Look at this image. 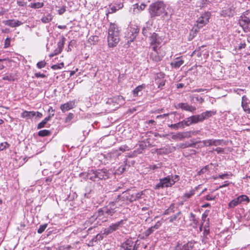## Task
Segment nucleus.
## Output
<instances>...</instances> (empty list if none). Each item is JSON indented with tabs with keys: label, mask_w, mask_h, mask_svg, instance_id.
<instances>
[{
	"label": "nucleus",
	"mask_w": 250,
	"mask_h": 250,
	"mask_svg": "<svg viewBox=\"0 0 250 250\" xmlns=\"http://www.w3.org/2000/svg\"><path fill=\"white\" fill-rule=\"evenodd\" d=\"M148 10L150 18L152 20H154L157 17L164 18L165 16H167L166 5L162 1H158L151 3L149 5Z\"/></svg>",
	"instance_id": "nucleus-1"
},
{
	"label": "nucleus",
	"mask_w": 250,
	"mask_h": 250,
	"mask_svg": "<svg viewBox=\"0 0 250 250\" xmlns=\"http://www.w3.org/2000/svg\"><path fill=\"white\" fill-rule=\"evenodd\" d=\"M108 33V46L110 47L116 46L120 40V30L118 26L114 23H110Z\"/></svg>",
	"instance_id": "nucleus-2"
},
{
	"label": "nucleus",
	"mask_w": 250,
	"mask_h": 250,
	"mask_svg": "<svg viewBox=\"0 0 250 250\" xmlns=\"http://www.w3.org/2000/svg\"><path fill=\"white\" fill-rule=\"evenodd\" d=\"M178 180V175H168L160 179V182L155 186V189H159L172 187Z\"/></svg>",
	"instance_id": "nucleus-3"
},
{
	"label": "nucleus",
	"mask_w": 250,
	"mask_h": 250,
	"mask_svg": "<svg viewBox=\"0 0 250 250\" xmlns=\"http://www.w3.org/2000/svg\"><path fill=\"white\" fill-rule=\"evenodd\" d=\"M239 24L245 33L250 31V11H246L240 16Z\"/></svg>",
	"instance_id": "nucleus-4"
},
{
	"label": "nucleus",
	"mask_w": 250,
	"mask_h": 250,
	"mask_svg": "<svg viewBox=\"0 0 250 250\" xmlns=\"http://www.w3.org/2000/svg\"><path fill=\"white\" fill-rule=\"evenodd\" d=\"M118 210L116 209L114 205L110 202L106 207L98 210L97 215V219H103L102 216H112Z\"/></svg>",
	"instance_id": "nucleus-5"
},
{
	"label": "nucleus",
	"mask_w": 250,
	"mask_h": 250,
	"mask_svg": "<svg viewBox=\"0 0 250 250\" xmlns=\"http://www.w3.org/2000/svg\"><path fill=\"white\" fill-rule=\"evenodd\" d=\"M211 14L209 12H206L202 14L198 18L197 22V27L198 28L203 27L209 22Z\"/></svg>",
	"instance_id": "nucleus-6"
},
{
	"label": "nucleus",
	"mask_w": 250,
	"mask_h": 250,
	"mask_svg": "<svg viewBox=\"0 0 250 250\" xmlns=\"http://www.w3.org/2000/svg\"><path fill=\"white\" fill-rule=\"evenodd\" d=\"M126 220L123 219L115 223L112 224L109 227L104 230V234L108 235L112 232L121 228L126 222Z\"/></svg>",
	"instance_id": "nucleus-7"
},
{
	"label": "nucleus",
	"mask_w": 250,
	"mask_h": 250,
	"mask_svg": "<svg viewBox=\"0 0 250 250\" xmlns=\"http://www.w3.org/2000/svg\"><path fill=\"white\" fill-rule=\"evenodd\" d=\"M150 44L153 45L152 49L156 50L158 49L159 45L162 42V38L156 33H153L149 38Z\"/></svg>",
	"instance_id": "nucleus-8"
},
{
	"label": "nucleus",
	"mask_w": 250,
	"mask_h": 250,
	"mask_svg": "<svg viewBox=\"0 0 250 250\" xmlns=\"http://www.w3.org/2000/svg\"><path fill=\"white\" fill-rule=\"evenodd\" d=\"M165 74L162 72L157 73L155 76V82L158 85V88L162 89L165 85L166 80L165 78Z\"/></svg>",
	"instance_id": "nucleus-9"
},
{
	"label": "nucleus",
	"mask_w": 250,
	"mask_h": 250,
	"mask_svg": "<svg viewBox=\"0 0 250 250\" xmlns=\"http://www.w3.org/2000/svg\"><path fill=\"white\" fill-rule=\"evenodd\" d=\"M195 243L194 241H190L186 244L178 242L175 247V250H192Z\"/></svg>",
	"instance_id": "nucleus-10"
},
{
	"label": "nucleus",
	"mask_w": 250,
	"mask_h": 250,
	"mask_svg": "<svg viewBox=\"0 0 250 250\" xmlns=\"http://www.w3.org/2000/svg\"><path fill=\"white\" fill-rule=\"evenodd\" d=\"M65 40L66 39L64 36H62L60 37L59 41L57 43L58 47L55 50H54L52 54L50 55V57L57 55L61 53L62 50V48H63Z\"/></svg>",
	"instance_id": "nucleus-11"
},
{
	"label": "nucleus",
	"mask_w": 250,
	"mask_h": 250,
	"mask_svg": "<svg viewBox=\"0 0 250 250\" xmlns=\"http://www.w3.org/2000/svg\"><path fill=\"white\" fill-rule=\"evenodd\" d=\"M182 218V213L181 211H178L175 214L170 216L169 218V222L173 223L175 225H178L180 220Z\"/></svg>",
	"instance_id": "nucleus-12"
},
{
	"label": "nucleus",
	"mask_w": 250,
	"mask_h": 250,
	"mask_svg": "<svg viewBox=\"0 0 250 250\" xmlns=\"http://www.w3.org/2000/svg\"><path fill=\"white\" fill-rule=\"evenodd\" d=\"M153 23V20H150L146 23L145 26L142 29V33L145 36H147L150 34V31L151 30L152 26Z\"/></svg>",
	"instance_id": "nucleus-13"
},
{
	"label": "nucleus",
	"mask_w": 250,
	"mask_h": 250,
	"mask_svg": "<svg viewBox=\"0 0 250 250\" xmlns=\"http://www.w3.org/2000/svg\"><path fill=\"white\" fill-rule=\"evenodd\" d=\"M75 106V102L74 101H71L67 102L61 105L60 108L63 112H65L69 110L72 109Z\"/></svg>",
	"instance_id": "nucleus-14"
},
{
	"label": "nucleus",
	"mask_w": 250,
	"mask_h": 250,
	"mask_svg": "<svg viewBox=\"0 0 250 250\" xmlns=\"http://www.w3.org/2000/svg\"><path fill=\"white\" fill-rule=\"evenodd\" d=\"M123 198L129 203L136 201L135 192L132 191H128L126 192H123Z\"/></svg>",
	"instance_id": "nucleus-15"
},
{
	"label": "nucleus",
	"mask_w": 250,
	"mask_h": 250,
	"mask_svg": "<svg viewBox=\"0 0 250 250\" xmlns=\"http://www.w3.org/2000/svg\"><path fill=\"white\" fill-rule=\"evenodd\" d=\"M3 22L6 25L11 27H16L21 25L22 22L20 21L16 20H8L3 21Z\"/></svg>",
	"instance_id": "nucleus-16"
},
{
	"label": "nucleus",
	"mask_w": 250,
	"mask_h": 250,
	"mask_svg": "<svg viewBox=\"0 0 250 250\" xmlns=\"http://www.w3.org/2000/svg\"><path fill=\"white\" fill-rule=\"evenodd\" d=\"M133 245V241L132 240L128 239L122 244L120 250H131Z\"/></svg>",
	"instance_id": "nucleus-17"
},
{
	"label": "nucleus",
	"mask_w": 250,
	"mask_h": 250,
	"mask_svg": "<svg viewBox=\"0 0 250 250\" xmlns=\"http://www.w3.org/2000/svg\"><path fill=\"white\" fill-rule=\"evenodd\" d=\"M97 181L105 179L108 177V172L106 169L96 170Z\"/></svg>",
	"instance_id": "nucleus-18"
},
{
	"label": "nucleus",
	"mask_w": 250,
	"mask_h": 250,
	"mask_svg": "<svg viewBox=\"0 0 250 250\" xmlns=\"http://www.w3.org/2000/svg\"><path fill=\"white\" fill-rule=\"evenodd\" d=\"M189 220L191 222L190 225L193 228H197L199 225V219L192 213L190 214Z\"/></svg>",
	"instance_id": "nucleus-19"
},
{
	"label": "nucleus",
	"mask_w": 250,
	"mask_h": 250,
	"mask_svg": "<svg viewBox=\"0 0 250 250\" xmlns=\"http://www.w3.org/2000/svg\"><path fill=\"white\" fill-rule=\"evenodd\" d=\"M179 106L184 110L191 112H194L196 109L195 107L190 105L187 103H180L179 104Z\"/></svg>",
	"instance_id": "nucleus-20"
},
{
	"label": "nucleus",
	"mask_w": 250,
	"mask_h": 250,
	"mask_svg": "<svg viewBox=\"0 0 250 250\" xmlns=\"http://www.w3.org/2000/svg\"><path fill=\"white\" fill-rule=\"evenodd\" d=\"M36 113L34 111H28L26 110L23 111L21 114V117L25 118L26 120L31 119L33 117L35 116Z\"/></svg>",
	"instance_id": "nucleus-21"
},
{
	"label": "nucleus",
	"mask_w": 250,
	"mask_h": 250,
	"mask_svg": "<svg viewBox=\"0 0 250 250\" xmlns=\"http://www.w3.org/2000/svg\"><path fill=\"white\" fill-rule=\"evenodd\" d=\"M153 50L154 51V52L151 53V54L150 55V60L152 61L155 62H159L162 61V57L158 55L157 49Z\"/></svg>",
	"instance_id": "nucleus-22"
},
{
	"label": "nucleus",
	"mask_w": 250,
	"mask_h": 250,
	"mask_svg": "<svg viewBox=\"0 0 250 250\" xmlns=\"http://www.w3.org/2000/svg\"><path fill=\"white\" fill-rule=\"evenodd\" d=\"M87 178L93 181H97L96 170L93 169L88 170L87 175Z\"/></svg>",
	"instance_id": "nucleus-23"
},
{
	"label": "nucleus",
	"mask_w": 250,
	"mask_h": 250,
	"mask_svg": "<svg viewBox=\"0 0 250 250\" xmlns=\"http://www.w3.org/2000/svg\"><path fill=\"white\" fill-rule=\"evenodd\" d=\"M200 186L201 185H198L193 189H191L189 191L186 192L184 194L183 197L186 199L190 198L192 196L195 194L196 191L200 188Z\"/></svg>",
	"instance_id": "nucleus-24"
},
{
	"label": "nucleus",
	"mask_w": 250,
	"mask_h": 250,
	"mask_svg": "<svg viewBox=\"0 0 250 250\" xmlns=\"http://www.w3.org/2000/svg\"><path fill=\"white\" fill-rule=\"evenodd\" d=\"M234 8L233 7L227 8L222 11V15L228 17H232L234 15Z\"/></svg>",
	"instance_id": "nucleus-25"
},
{
	"label": "nucleus",
	"mask_w": 250,
	"mask_h": 250,
	"mask_svg": "<svg viewBox=\"0 0 250 250\" xmlns=\"http://www.w3.org/2000/svg\"><path fill=\"white\" fill-rule=\"evenodd\" d=\"M146 87V85L143 84L136 87L133 91V94L134 97L140 96V93Z\"/></svg>",
	"instance_id": "nucleus-26"
},
{
	"label": "nucleus",
	"mask_w": 250,
	"mask_h": 250,
	"mask_svg": "<svg viewBox=\"0 0 250 250\" xmlns=\"http://www.w3.org/2000/svg\"><path fill=\"white\" fill-rule=\"evenodd\" d=\"M215 111H207L206 112L202 113L201 114H200V115L203 121L204 120L208 119L210 117H211L212 115H215Z\"/></svg>",
	"instance_id": "nucleus-27"
},
{
	"label": "nucleus",
	"mask_w": 250,
	"mask_h": 250,
	"mask_svg": "<svg viewBox=\"0 0 250 250\" xmlns=\"http://www.w3.org/2000/svg\"><path fill=\"white\" fill-rule=\"evenodd\" d=\"M199 132V130L196 131H186L183 132V137L184 139L185 138H188L191 137L192 136H194L198 134Z\"/></svg>",
	"instance_id": "nucleus-28"
},
{
	"label": "nucleus",
	"mask_w": 250,
	"mask_h": 250,
	"mask_svg": "<svg viewBox=\"0 0 250 250\" xmlns=\"http://www.w3.org/2000/svg\"><path fill=\"white\" fill-rule=\"evenodd\" d=\"M190 118L192 124L203 122V120L200 114L191 116H190Z\"/></svg>",
	"instance_id": "nucleus-29"
},
{
	"label": "nucleus",
	"mask_w": 250,
	"mask_h": 250,
	"mask_svg": "<svg viewBox=\"0 0 250 250\" xmlns=\"http://www.w3.org/2000/svg\"><path fill=\"white\" fill-rule=\"evenodd\" d=\"M53 16L51 14H47L46 15H44L41 19V21L45 23H48L52 21Z\"/></svg>",
	"instance_id": "nucleus-30"
},
{
	"label": "nucleus",
	"mask_w": 250,
	"mask_h": 250,
	"mask_svg": "<svg viewBox=\"0 0 250 250\" xmlns=\"http://www.w3.org/2000/svg\"><path fill=\"white\" fill-rule=\"evenodd\" d=\"M240 201L238 197L231 200L229 204V208H234L235 207L240 204Z\"/></svg>",
	"instance_id": "nucleus-31"
},
{
	"label": "nucleus",
	"mask_w": 250,
	"mask_h": 250,
	"mask_svg": "<svg viewBox=\"0 0 250 250\" xmlns=\"http://www.w3.org/2000/svg\"><path fill=\"white\" fill-rule=\"evenodd\" d=\"M176 208L175 206V205L172 204L170 205V206L168 208L165 210L164 214L165 215H168L171 213H173L175 212Z\"/></svg>",
	"instance_id": "nucleus-32"
},
{
	"label": "nucleus",
	"mask_w": 250,
	"mask_h": 250,
	"mask_svg": "<svg viewBox=\"0 0 250 250\" xmlns=\"http://www.w3.org/2000/svg\"><path fill=\"white\" fill-rule=\"evenodd\" d=\"M139 28H138L137 26H136V28H133V30L131 31V32H132L131 36H132L130 37V40L129 41H128V42H133V40L136 38V36H137V34L139 33Z\"/></svg>",
	"instance_id": "nucleus-33"
},
{
	"label": "nucleus",
	"mask_w": 250,
	"mask_h": 250,
	"mask_svg": "<svg viewBox=\"0 0 250 250\" xmlns=\"http://www.w3.org/2000/svg\"><path fill=\"white\" fill-rule=\"evenodd\" d=\"M117 199L119 200L118 202H120V204L122 207H124L128 204V202L125 198H123V195H119Z\"/></svg>",
	"instance_id": "nucleus-34"
},
{
	"label": "nucleus",
	"mask_w": 250,
	"mask_h": 250,
	"mask_svg": "<svg viewBox=\"0 0 250 250\" xmlns=\"http://www.w3.org/2000/svg\"><path fill=\"white\" fill-rule=\"evenodd\" d=\"M181 123H182L183 128L185 126H189L190 125L192 124L190 117H189L181 121Z\"/></svg>",
	"instance_id": "nucleus-35"
},
{
	"label": "nucleus",
	"mask_w": 250,
	"mask_h": 250,
	"mask_svg": "<svg viewBox=\"0 0 250 250\" xmlns=\"http://www.w3.org/2000/svg\"><path fill=\"white\" fill-rule=\"evenodd\" d=\"M114 100L117 102L118 104L120 105L124 104L125 100L124 98L122 96H118L114 98Z\"/></svg>",
	"instance_id": "nucleus-36"
},
{
	"label": "nucleus",
	"mask_w": 250,
	"mask_h": 250,
	"mask_svg": "<svg viewBox=\"0 0 250 250\" xmlns=\"http://www.w3.org/2000/svg\"><path fill=\"white\" fill-rule=\"evenodd\" d=\"M248 103L247 102H242L241 105L243 110L246 113L250 114V108L248 105Z\"/></svg>",
	"instance_id": "nucleus-37"
},
{
	"label": "nucleus",
	"mask_w": 250,
	"mask_h": 250,
	"mask_svg": "<svg viewBox=\"0 0 250 250\" xmlns=\"http://www.w3.org/2000/svg\"><path fill=\"white\" fill-rule=\"evenodd\" d=\"M172 138L175 140H182L184 139L183 132H178L174 134L172 136Z\"/></svg>",
	"instance_id": "nucleus-38"
},
{
	"label": "nucleus",
	"mask_w": 250,
	"mask_h": 250,
	"mask_svg": "<svg viewBox=\"0 0 250 250\" xmlns=\"http://www.w3.org/2000/svg\"><path fill=\"white\" fill-rule=\"evenodd\" d=\"M168 126L171 128H173L175 129H178L179 128H183L182 123H181V122H180L176 124L168 125Z\"/></svg>",
	"instance_id": "nucleus-39"
},
{
	"label": "nucleus",
	"mask_w": 250,
	"mask_h": 250,
	"mask_svg": "<svg viewBox=\"0 0 250 250\" xmlns=\"http://www.w3.org/2000/svg\"><path fill=\"white\" fill-rule=\"evenodd\" d=\"M43 5L44 3L43 2H38L34 3H31L30 6L32 8L37 9L42 8L43 6Z\"/></svg>",
	"instance_id": "nucleus-40"
},
{
	"label": "nucleus",
	"mask_w": 250,
	"mask_h": 250,
	"mask_svg": "<svg viewBox=\"0 0 250 250\" xmlns=\"http://www.w3.org/2000/svg\"><path fill=\"white\" fill-rule=\"evenodd\" d=\"M240 204L243 202L246 201L247 203L250 202V199L249 197L246 195H242L238 197Z\"/></svg>",
	"instance_id": "nucleus-41"
},
{
	"label": "nucleus",
	"mask_w": 250,
	"mask_h": 250,
	"mask_svg": "<svg viewBox=\"0 0 250 250\" xmlns=\"http://www.w3.org/2000/svg\"><path fill=\"white\" fill-rule=\"evenodd\" d=\"M50 134V131L49 130H46V129H44V130H40L38 132V135L40 136H42V137H44V136H48Z\"/></svg>",
	"instance_id": "nucleus-42"
},
{
	"label": "nucleus",
	"mask_w": 250,
	"mask_h": 250,
	"mask_svg": "<svg viewBox=\"0 0 250 250\" xmlns=\"http://www.w3.org/2000/svg\"><path fill=\"white\" fill-rule=\"evenodd\" d=\"M64 63H56L53 65L51 68L54 70L60 69L63 67Z\"/></svg>",
	"instance_id": "nucleus-43"
},
{
	"label": "nucleus",
	"mask_w": 250,
	"mask_h": 250,
	"mask_svg": "<svg viewBox=\"0 0 250 250\" xmlns=\"http://www.w3.org/2000/svg\"><path fill=\"white\" fill-rule=\"evenodd\" d=\"M9 144L7 142H3L0 144V151L4 150L5 149L9 147Z\"/></svg>",
	"instance_id": "nucleus-44"
},
{
	"label": "nucleus",
	"mask_w": 250,
	"mask_h": 250,
	"mask_svg": "<svg viewBox=\"0 0 250 250\" xmlns=\"http://www.w3.org/2000/svg\"><path fill=\"white\" fill-rule=\"evenodd\" d=\"M75 44V41L74 40H71L68 45V47L67 48V52L71 51L72 50V48L73 47V46Z\"/></svg>",
	"instance_id": "nucleus-45"
},
{
	"label": "nucleus",
	"mask_w": 250,
	"mask_h": 250,
	"mask_svg": "<svg viewBox=\"0 0 250 250\" xmlns=\"http://www.w3.org/2000/svg\"><path fill=\"white\" fill-rule=\"evenodd\" d=\"M47 226V225L46 224L41 225L38 230V232L39 233H42L43 232L46 228Z\"/></svg>",
	"instance_id": "nucleus-46"
},
{
	"label": "nucleus",
	"mask_w": 250,
	"mask_h": 250,
	"mask_svg": "<svg viewBox=\"0 0 250 250\" xmlns=\"http://www.w3.org/2000/svg\"><path fill=\"white\" fill-rule=\"evenodd\" d=\"M212 139L204 140L202 142L204 146H212Z\"/></svg>",
	"instance_id": "nucleus-47"
},
{
	"label": "nucleus",
	"mask_w": 250,
	"mask_h": 250,
	"mask_svg": "<svg viewBox=\"0 0 250 250\" xmlns=\"http://www.w3.org/2000/svg\"><path fill=\"white\" fill-rule=\"evenodd\" d=\"M209 229L208 228V226H205L204 227V230L203 232V236L205 238H207V235L209 234Z\"/></svg>",
	"instance_id": "nucleus-48"
},
{
	"label": "nucleus",
	"mask_w": 250,
	"mask_h": 250,
	"mask_svg": "<svg viewBox=\"0 0 250 250\" xmlns=\"http://www.w3.org/2000/svg\"><path fill=\"white\" fill-rule=\"evenodd\" d=\"M153 231V229L150 227L149 228L146 230L145 231L144 234L146 237H147L149 235H150Z\"/></svg>",
	"instance_id": "nucleus-49"
},
{
	"label": "nucleus",
	"mask_w": 250,
	"mask_h": 250,
	"mask_svg": "<svg viewBox=\"0 0 250 250\" xmlns=\"http://www.w3.org/2000/svg\"><path fill=\"white\" fill-rule=\"evenodd\" d=\"M66 6L63 5L61 8L57 10L58 14L60 15H62L66 11Z\"/></svg>",
	"instance_id": "nucleus-50"
},
{
	"label": "nucleus",
	"mask_w": 250,
	"mask_h": 250,
	"mask_svg": "<svg viewBox=\"0 0 250 250\" xmlns=\"http://www.w3.org/2000/svg\"><path fill=\"white\" fill-rule=\"evenodd\" d=\"M118 201L119 200H117L116 198L114 201L111 202L114 205V206L115 207L116 209L117 210L118 208H119L120 207H122Z\"/></svg>",
	"instance_id": "nucleus-51"
},
{
	"label": "nucleus",
	"mask_w": 250,
	"mask_h": 250,
	"mask_svg": "<svg viewBox=\"0 0 250 250\" xmlns=\"http://www.w3.org/2000/svg\"><path fill=\"white\" fill-rule=\"evenodd\" d=\"M119 149L122 152H125L129 150L130 148L126 145H123L122 146H121L119 148Z\"/></svg>",
	"instance_id": "nucleus-52"
},
{
	"label": "nucleus",
	"mask_w": 250,
	"mask_h": 250,
	"mask_svg": "<svg viewBox=\"0 0 250 250\" xmlns=\"http://www.w3.org/2000/svg\"><path fill=\"white\" fill-rule=\"evenodd\" d=\"M144 191H143L140 192H135L136 200L139 199V198H144V197H142V196L144 195Z\"/></svg>",
	"instance_id": "nucleus-53"
},
{
	"label": "nucleus",
	"mask_w": 250,
	"mask_h": 250,
	"mask_svg": "<svg viewBox=\"0 0 250 250\" xmlns=\"http://www.w3.org/2000/svg\"><path fill=\"white\" fill-rule=\"evenodd\" d=\"M208 166H206L204 167L203 168H202L200 170H199L198 172V174L199 175H201L202 174H203L205 173L206 171H208Z\"/></svg>",
	"instance_id": "nucleus-54"
},
{
	"label": "nucleus",
	"mask_w": 250,
	"mask_h": 250,
	"mask_svg": "<svg viewBox=\"0 0 250 250\" xmlns=\"http://www.w3.org/2000/svg\"><path fill=\"white\" fill-rule=\"evenodd\" d=\"M2 79L3 80H7L8 81H13L14 80V77L11 75H8L4 76L2 78Z\"/></svg>",
	"instance_id": "nucleus-55"
},
{
	"label": "nucleus",
	"mask_w": 250,
	"mask_h": 250,
	"mask_svg": "<svg viewBox=\"0 0 250 250\" xmlns=\"http://www.w3.org/2000/svg\"><path fill=\"white\" fill-rule=\"evenodd\" d=\"M218 177L221 179L229 178V174L228 173H224L218 175Z\"/></svg>",
	"instance_id": "nucleus-56"
},
{
	"label": "nucleus",
	"mask_w": 250,
	"mask_h": 250,
	"mask_svg": "<svg viewBox=\"0 0 250 250\" xmlns=\"http://www.w3.org/2000/svg\"><path fill=\"white\" fill-rule=\"evenodd\" d=\"M212 146H219L221 144V140H213L212 139Z\"/></svg>",
	"instance_id": "nucleus-57"
},
{
	"label": "nucleus",
	"mask_w": 250,
	"mask_h": 250,
	"mask_svg": "<svg viewBox=\"0 0 250 250\" xmlns=\"http://www.w3.org/2000/svg\"><path fill=\"white\" fill-rule=\"evenodd\" d=\"M46 124V123L44 120H42L41 123H40L38 125V126H37L38 129H40V128L44 127Z\"/></svg>",
	"instance_id": "nucleus-58"
},
{
	"label": "nucleus",
	"mask_w": 250,
	"mask_h": 250,
	"mask_svg": "<svg viewBox=\"0 0 250 250\" xmlns=\"http://www.w3.org/2000/svg\"><path fill=\"white\" fill-rule=\"evenodd\" d=\"M73 118V114L71 113H69L66 118H65V122H69Z\"/></svg>",
	"instance_id": "nucleus-59"
},
{
	"label": "nucleus",
	"mask_w": 250,
	"mask_h": 250,
	"mask_svg": "<svg viewBox=\"0 0 250 250\" xmlns=\"http://www.w3.org/2000/svg\"><path fill=\"white\" fill-rule=\"evenodd\" d=\"M232 184V182H229L228 181H226L224 182V184L222 185H220L218 188H221L224 187H226L228 186L229 184Z\"/></svg>",
	"instance_id": "nucleus-60"
},
{
	"label": "nucleus",
	"mask_w": 250,
	"mask_h": 250,
	"mask_svg": "<svg viewBox=\"0 0 250 250\" xmlns=\"http://www.w3.org/2000/svg\"><path fill=\"white\" fill-rule=\"evenodd\" d=\"M162 224L160 222L158 221L153 226L151 227L153 230L157 229L161 226Z\"/></svg>",
	"instance_id": "nucleus-61"
},
{
	"label": "nucleus",
	"mask_w": 250,
	"mask_h": 250,
	"mask_svg": "<svg viewBox=\"0 0 250 250\" xmlns=\"http://www.w3.org/2000/svg\"><path fill=\"white\" fill-rule=\"evenodd\" d=\"M10 39L9 38H7L4 42V47L7 48L10 46Z\"/></svg>",
	"instance_id": "nucleus-62"
},
{
	"label": "nucleus",
	"mask_w": 250,
	"mask_h": 250,
	"mask_svg": "<svg viewBox=\"0 0 250 250\" xmlns=\"http://www.w3.org/2000/svg\"><path fill=\"white\" fill-rule=\"evenodd\" d=\"M35 77L36 78H43L45 77V75L44 74L41 73L40 72L35 73Z\"/></svg>",
	"instance_id": "nucleus-63"
},
{
	"label": "nucleus",
	"mask_w": 250,
	"mask_h": 250,
	"mask_svg": "<svg viewBox=\"0 0 250 250\" xmlns=\"http://www.w3.org/2000/svg\"><path fill=\"white\" fill-rule=\"evenodd\" d=\"M246 47V43L245 42H241L238 46V49L241 50L242 48H244Z\"/></svg>",
	"instance_id": "nucleus-64"
}]
</instances>
